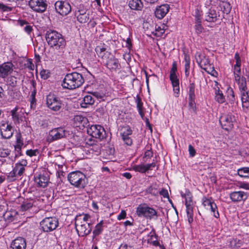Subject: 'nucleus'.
Listing matches in <instances>:
<instances>
[{
  "mask_svg": "<svg viewBox=\"0 0 249 249\" xmlns=\"http://www.w3.org/2000/svg\"><path fill=\"white\" fill-rule=\"evenodd\" d=\"M133 169L137 172H139L141 173H145L146 172V170L145 168V165L143 164H139L135 165L133 166Z\"/></svg>",
  "mask_w": 249,
  "mask_h": 249,
  "instance_id": "49530a36",
  "label": "nucleus"
},
{
  "mask_svg": "<svg viewBox=\"0 0 249 249\" xmlns=\"http://www.w3.org/2000/svg\"><path fill=\"white\" fill-rule=\"evenodd\" d=\"M26 153L28 156H29L30 157H32L34 156H36V153H38V151L37 149H36V150L30 149V150H27Z\"/></svg>",
  "mask_w": 249,
  "mask_h": 249,
  "instance_id": "5fc2aeb1",
  "label": "nucleus"
},
{
  "mask_svg": "<svg viewBox=\"0 0 249 249\" xmlns=\"http://www.w3.org/2000/svg\"><path fill=\"white\" fill-rule=\"evenodd\" d=\"M17 176H18L17 174L15 172V170L13 169V170L8 174L7 178V180L10 182L15 181Z\"/></svg>",
  "mask_w": 249,
  "mask_h": 249,
  "instance_id": "8fccbe9b",
  "label": "nucleus"
},
{
  "mask_svg": "<svg viewBox=\"0 0 249 249\" xmlns=\"http://www.w3.org/2000/svg\"><path fill=\"white\" fill-rule=\"evenodd\" d=\"M14 169L18 176H22L25 171V168L17 163L15 164Z\"/></svg>",
  "mask_w": 249,
  "mask_h": 249,
  "instance_id": "37998d69",
  "label": "nucleus"
},
{
  "mask_svg": "<svg viewBox=\"0 0 249 249\" xmlns=\"http://www.w3.org/2000/svg\"><path fill=\"white\" fill-rule=\"evenodd\" d=\"M106 48L102 46H98L95 48V52L99 57L101 58L102 62L112 71H116L121 67L118 60L115 58Z\"/></svg>",
  "mask_w": 249,
  "mask_h": 249,
  "instance_id": "f257e3e1",
  "label": "nucleus"
},
{
  "mask_svg": "<svg viewBox=\"0 0 249 249\" xmlns=\"http://www.w3.org/2000/svg\"><path fill=\"white\" fill-rule=\"evenodd\" d=\"M156 165V162L154 161L151 163L147 164L145 165L146 171L149 170H152Z\"/></svg>",
  "mask_w": 249,
  "mask_h": 249,
  "instance_id": "680f3d73",
  "label": "nucleus"
},
{
  "mask_svg": "<svg viewBox=\"0 0 249 249\" xmlns=\"http://www.w3.org/2000/svg\"><path fill=\"white\" fill-rule=\"evenodd\" d=\"M49 179L48 177L44 174L38 175L34 177V180L39 187H46L49 182Z\"/></svg>",
  "mask_w": 249,
  "mask_h": 249,
  "instance_id": "6ab92c4d",
  "label": "nucleus"
},
{
  "mask_svg": "<svg viewBox=\"0 0 249 249\" xmlns=\"http://www.w3.org/2000/svg\"><path fill=\"white\" fill-rule=\"evenodd\" d=\"M181 196L182 197L184 198L185 200V205H193L192 201V195L188 190H185V192L184 193L181 192Z\"/></svg>",
  "mask_w": 249,
  "mask_h": 249,
  "instance_id": "a878e982",
  "label": "nucleus"
},
{
  "mask_svg": "<svg viewBox=\"0 0 249 249\" xmlns=\"http://www.w3.org/2000/svg\"><path fill=\"white\" fill-rule=\"evenodd\" d=\"M195 84L194 83L190 84L188 87V96L189 99L196 98Z\"/></svg>",
  "mask_w": 249,
  "mask_h": 249,
  "instance_id": "ea45409f",
  "label": "nucleus"
},
{
  "mask_svg": "<svg viewBox=\"0 0 249 249\" xmlns=\"http://www.w3.org/2000/svg\"><path fill=\"white\" fill-rule=\"evenodd\" d=\"M29 5L34 11L43 13L46 11L48 4L46 0H30Z\"/></svg>",
  "mask_w": 249,
  "mask_h": 249,
  "instance_id": "1a4fd4ad",
  "label": "nucleus"
},
{
  "mask_svg": "<svg viewBox=\"0 0 249 249\" xmlns=\"http://www.w3.org/2000/svg\"><path fill=\"white\" fill-rule=\"evenodd\" d=\"M88 11L87 8L83 4H80L75 11L74 16L76 18H78V16L80 15L89 13Z\"/></svg>",
  "mask_w": 249,
  "mask_h": 249,
  "instance_id": "7c9ffc66",
  "label": "nucleus"
},
{
  "mask_svg": "<svg viewBox=\"0 0 249 249\" xmlns=\"http://www.w3.org/2000/svg\"><path fill=\"white\" fill-rule=\"evenodd\" d=\"M242 242L240 240H237V239H233L231 241V247L237 249L239 248Z\"/></svg>",
  "mask_w": 249,
  "mask_h": 249,
  "instance_id": "09e8293b",
  "label": "nucleus"
},
{
  "mask_svg": "<svg viewBox=\"0 0 249 249\" xmlns=\"http://www.w3.org/2000/svg\"><path fill=\"white\" fill-rule=\"evenodd\" d=\"M95 102L94 97L91 95H87L85 96L82 102L81 103V106L82 107L86 108L88 105H91L94 104Z\"/></svg>",
  "mask_w": 249,
  "mask_h": 249,
  "instance_id": "b1692460",
  "label": "nucleus"
},
{
  "mask_svg": "<svg viewBox=\"0 0 249 249\" xmlns=\"http://www.w3.org/2000/svg\"><path fill=\"white\" fill-rule=\"evenodd\" d=\"M206 63H207L208 64L209 63V61L208 60V59H204V60H202L200 63V65L201 66V68H202V65L203 64H204V66H206V67L205 68H203V69L205 70L208 73H210L211 75H214V73H216V71L214 70L213 67L212 68V70H211V71H209L208 70V67H210V65H208L206 64ZM210 69L211 70V68H210Z\"/></svg>",
  "mask_w": 249,
  "mask_h": 249,
  "instance_id": "f704fd0d",
  "label": "nucleus"
},
{
  "mask_svg": "<svg viewBox=\"0 0 249 249\" xmlns=\"http://www.w3.org/2000/svg\"><path fill=\"white\" fill-rule=\"evenodd\" d=\"M0 133L3 139H10L13 135L12 126L7 122L0 125Z\"/></svg>",
  "mask_w": 249,
  "mask_h": 249,
  "instance_id": "f8f14e48",
  "label": "nucleus"
},
{
  "mask_svg": "<svg viewBox=\"0 0 249 249\" xmlns=\"http://www.w3.org/2000/svg\"><path fill=\"white\" fill-rule=\"evenodd\" d=\"M118 249H134V248L130 246H128L127 244H122Z\"/></svg>",
  "mask_w": 249,
  "mask_h": 249,
  "instance_id": "338daca9",
  "label": "nucleus"
},
{
  "mask_svg": "<svg viewBox=\"0 0 249 249\" xmlns=\"http://www.w3.org/2000/svg\"><path fill=\"white\" fill-rule=\"evenodd\" d=\"M16 78L14 76H11L10 77L8 78V82L9 85L12 87H14L16 86L17 81L16 80Z\"/></svg>",
  "mask_w": 249,
  "mask_h": 249,
  "instance_id": "864d4df0",
  "label": "nucleus"
},
{
  "mask_svg": "<svg viewBox=\"0 0 249 249\" xmlns=\"http://www.w3.org/2000/svg\"><path fill=\"white\" fill-rule=\"evenodd\" d=\"M87 133L93 138L102 140L106 138V132L104 128L100 125L95 124L87 127Z\"/></svg>",
  "mask_w": 249,
  "mask_h": 249,
  "instance_id": "0eeeda50",
  "label": "nucleus"
},
{
  "mask_svg": "<svg viewBox=\"0 0 249 249\" xmlns=\"http://www.w3.org/2000/svg\"><path fill=\"white\" fill-rule=\"evenodd\" d=\"M126 212L124 210H122L121 213L118 215L117 218L118 220L124 219L126 217Z\"/></svg>",
  "mask_w": 249,
  "mask_h": 249,
  "instance_id": "e2e57ef3",
  "label": "nucleus"
},
{
  "mask_svg": "<svg viewBox=\"0 0 249 249\" xmlns=\"http://www.w3.org/2000/svg\"><path fill=\"white\" fill-rule=\"evenodd\" d=\"M215 86L217 87V89H215V99L219 103L222 104L225 101V97L224 96L222 91H221L218 87V83L216 81H215Z\"/></svg>",
  "mask_w": 249,
  "mask_h": 249,
  "instance_id": "5701e85b",
  "label": "nucleus"
},
{
  "mask_svg": "<svg viewBox=\"0 0 249 249\" xmlns=\"http://www.w3.org/2000/svg\"><path fill=\"white\" fill-rule=\"evenodd\" d=\"M189 152L190 156L192 157H194L196 154V150L194 147L191 144L189 145Z\"/></svg>",
  "mask_w": 249,
  "mask_h": 249,
  "instance_id": "052dcab7",
  "label": "nucleus"
},
{
  "mask_svg": "<svg viewBox=\"0 0 249 249\" xmlns=\"http://www.w3.org/2000/svg\"><path fill=\"white\" fill-rule=\"evenodd\" d=\"M203 205L207 210H211V212L213 213V215L215 218L219 217V214L217 210V206L213 201L205 197L203 199Z\"/></svg>",
  "mask_w": 249,
  "mask_h": 249,
  "instance_id": "4468645a",
  "label": "nucleus"
},
{
  "mask_svg": "<svg viewBox=\"0 0 249 249\" xmlns=\"http://www.w3.org/2000/svg\"><path fill=\"white\" fill-rule=\"evenodd\" d=\"M234 70L235 80H239V78L240 77V74L241 72V68L239 67L234 68Z\"/></svg>",
  "mask_w": 249,
  "mask_h": 249,
  "instance_id": "3c124183",
  "label": "nucleus"
},
{
  "mask_svg": "<svg viewBox=\"0 0 249 249\" xmlns=\"http://www.w3.org/2000/svg\"><path fill=\"white\" fill-rule=\"evenodd\" d=\"M57 13L62 16L67 15L71 10L70 3L65 1H57L54 4Z\"/></svg>",
  "mask_w": 249,
  "mask_h": 249,
  "instance_id": "9d476101",
  "label": "nucleus"
},
{
  "mask_svg": "<svg viewBox=\"0 0 249 249\" xmlns=\"http://www.w3.org/2000/svg\"><path fill=\"white\" fill-rule=\"evenodd\" d=\"M75 227L76 230H77L78 227H81V226H83L84 224V221L82 220V216L81 215L76 216L75 217Z\"/></svg>",
  "mask_w": 249,
  "mask_h": 249,
  "instance_id": "c03bdc74",
  "label": "nucleus"
},
{
  "mask_svg": "<svg viewBox=\"0 0 249 249\" xmlns=\"http://www.w3.org/2000/svg\"><path fill=\"white\" fill-rule=\"evenodd\" d=\"M237 174L241 177L249 178V168H241L237 170Z\"/></svg>",
  "mask_w": 249,
  "mask_h": 249,
  "instance_id": "e433bc0d",
  "label": "nucleus"
},
{
  "mask_svg": "<svg viewBox=\"0 0 249 249\" xmlns=\"http://www.w3.org/2000/svg\"><path fill=\"white\" fill-rule=\"evenodd\" d=\"M188 220L190 224L193 221V205H186Z\"/></svg>",
  "mask_w": 249,
  "mask_h": 249,
  "instance_id": "c9c22d12",
  "label": "nucleus"
},
{
  "mask_svg": "<svg viewBox=\"0 0 249 249\" xmlns=\"http://www.w3.org/2000/svg\"><path fill=\"white\" fill-rule=\"evenodd\" d=\"M77 20L81 23H85L87 22L89 19V14L87 13L84 15H80L78 16V18H76Z\"/></svg>",
  "mask_w": 249,
  "mask_h": 249,
  "instance_id": "79ce46f5",
  "label": "nucleus"
},
{
  "mask_svg": "<svg viewBox=\"0 0 249 249\" xmlns=\"http://www.w3.org/2000/svg\"><path fill=\"white\" fill-rule=\"evenodd\" d=\"M190 62H185V73L186 76H188L189 74Z\"/></svg>",
  "mask_w": 249,
  "mask_h": 249,
  "instance_id": "13d9d810",
  "label": "nucleus"
},
{
  "mask_svg": "<svg viewBox=\"0 0 249 249\" xmlns=\"http://www.w3.org/2000/svg\"><path fill=\"white\" fill-rule=\"evenodd\" d=\"M47 105L51 109L58 111L61 108V103L53 95H48L46 98Z\"/></svg>",
  "mask_w": 249,
  "mask_h": 249,
  "instance_id": "9b49d317",
  "label": "nucleus"
},
{
  "mask_svg": "<svg viewBox=\"0 0 249 249\" xmlns=\"http://www.w3.org/2000/svg\"><path fill=\"white\" fill-rule=\"evenodd\" d=\"M16 145L15 146V149L19 151L21 150V147L23 145V140L21 138V135L20 133H18L16 135Z\"/></svg>",
  "mask_w": 249,
  "mask_h": 249,
  "instance_id": "72a5a7b5",
  "label": "nucleus"
},
{
  "mask_svg": "<svg viewBox=\"0 0 249 249\" xmlns=\"http://www.w3.org/2000/svg\"><path fill=\"white\" fill-rule=\"evenodd\" d=\"M239 85L240 92H244L247 91L248 88L247 87V81L245 77L242 76L239 77V80H235Z\"/></svg>",
  "mask_w": 249,
  "mask_h": 249,
  "instance_id": "cd10ccee",
  "label": "nucleus"
},
{
  "mask_svg": "<svg viewBox=\"0 0 249 249\" xmlns=\"http://www.w3.org/2000/svg\"><path fill=\"white\" fill-rule=\"evenodd\" d=\"M205 20L208 22H215L217 19V15L214 9H210L206 13Z\"/></svg>",
  "mask_w": 249,
  "mask_h": 249,
  "instance_id": "393cba45",
  "label": "nucleus"
},
{
  "mask_svg": "<svg viewBox=\"0 0 249 249\" xmlns=\"http://www.w3.org/2000/svg\"><path fill=\"white\" fill-rule=\"evenodd\" d=\"M97 141H95L94 139L90 138L89 139H88L87 140V141L86 142V144L90 146H94L95 148V152L98 153L99 151V146L96 144Z\"/></svg>",
  "mask_w": 249,
  "mask_h": 249,
  "instance_id": "a19ab883",
  "label": "nucleus"
},
{
  "mask_svg": "<svg viewBox=\"0 0 249 249\" xmlns=\"http://www.w3.org/2000/svg\"><path fill=\"white\" fill-rule=\"evenodd\" d=\"M103 224V221L102 220L97 224L95 226V229L93 231V238L99 235L103 231L102 225Z\"/></svg>",
  "mask_w": 249,
  "mask_h": 249,
  "instance_id": "4c0bfd02",
  "label": "nucleus"
},
{
  "mask_svg": "<svg viewBox=\"0 0 249 249\" xmlns=\"http://www.w3.org/2000/svg\"><path fill=\"white\" fill-rule=\"evenodd\" d=\"M68 179L71 185L75 187L83 189L86 185V177L81 172L76 171L68 174Z\"/></svg>",
  "mask_w": 249,
  "mask_h": 249,
  "instance_id": "7ed1b4c3",
  "label": "nucleus"
},
{
  "mask_svg": "<svg viewBox=\"0 0 249 249\" xmlns=\"http://www.w3.org/2000/svg\"><path fill=\"white\" fill-rule=\"evenodd\" d=\"M84 81V78L81 73L73 72L65 75L62 86L64 89H73L81 87Z\"/></svg>",
  "mask_w": 249,
  "mask_h": 249,
  "instance_id": "f03ea898",
  "label": "nucleus"
},
{
  "mask_svg": "<svg viewBox=\"0 0 249 249\" xmlns=\"http://www.w3.org/2000/svg\"><path fill=\"white\" fill-rule=\"evenodd\" d=\"M177 71V64L176 61L173 63L172 68L170 70V74H176Z\"/></svg>",
  "mask_w": 249,
  "mask_h": 249,
  "instance_id": "bf43d9fd",
  "label": "nucleus"
},
{
  "mask_svg": "<svg viewBox=\"0 0 249 249\" xmlns=\"http://www.w3.org/2000/svg\"><path fill=\"white\" fill-rule=\"evenodd\" d=\"M68 132L63 127H57L53 129L49 132L48 140L50 142L58 140L66 137Z\"/></svg>",
  "mask_w": 249,
  "mask_h": 249,
  "instance_id": "6e6552de",
  "label": "nucleus"
},
{
  "mask_svg": "<svg viewBox=\"0 0 249 249\" xmlns=\"http://www.w3.org/2000/svg\"><path fill=\"white\" fill-rule=\"evenodd\" d=\"M136 213L139 217L157 220L159 216L157 211L153 208L140 205L137 208Z\"/></svg>",
  "mask_w": 249,
  "mask_h": 249,
  "instance_id": "39448f33",
  "label": "nucleus"
},
{
  "mask_svg": "<svg viewBox=\"0 0 249 249\" xmlns=\"http://www.w3.org/2000/svg\"><path fill=\"white\" fill-rule=\"evenodd\" d=\"M46 38L48 44L52 47H55L56 49L65 46V40L62 35L59 32H47Z\"/></svg>",
  "mask_w": 249,
  "mask_h": 249,
  "instance_id": "20e7f679",
  "label": "nucleus"
},
{
  "mask_svg": "<svg viewBox=\"0 0 249 249\" xmlns=\"http://www.w3.org/2000/svg\"><path fill=\"white\" fill-rule=\"evenodd\" d=\"M198 13H199L198 11H197L196 12V25H195V29L196 30L199 31L202 29V27L200 24L201 21H200V19L199 18V16Z\"/></svg>",
  "mask_w": 249,
  "mask_h": 249,
  "instance_id": "a18cd8bd",
  "label": "nucleus"
},
{
  "mask_svg": "<svg viewBox=\"0 0 249 249\" xmlns=\"http://www.w3.org/2000/svg\"><path fill=\"white\" fill-rule=\"evenodd\" d=\"M219 6L223 13L226 14H229L231 9V6L229 2L222 1L219 3Z\"/></svg>",
  "mask_w": 249,
  "mask_h": 249,
  "instance_id": "c85d7f7f",
  "label": "nucleus"
},
{
  "mask_svg": "<svg viewBox=\"0 0 249 249\" xmlns=\"http://www.w3.org/2000/svg\"><path fill=\"white\" fill-rule=\"evenodd\" d=\"M92 228L91 225L87 222H84L83 226L78 227L76 230L79 236L84 237L89 235L91 231Z\"/></svg>",
  "mask_w": 249,
  "mask_h": 249,
  "instance_id": "a211bd4d",
  "label": "nucleus"
},
{
  "mask_svg": "<svg viewBox=\"0 0 249 249\" xmlns=\"http://www.w3.org/2000/svg\"><path fill=\"white\" fill-rule=\"evenodd\" d=\"M136 102L137 103V107L138 108L139 113L142 117V119H143V117L144 116V112L142 111V103L141 101V98L139 97H137V99H136Z\"/></svg>",
  "mask_w": 249,
  "mask_h": 249,
  "instance_id": "58836bf2",
  "label": "nucleus"
},
{
  "mask_svg": "<svg viewBox=\"0 0 249 249\" xmlns=\"http://www.w3.org/2000/svg\"><path fill=\"white\" fill-rule=\"evenodd\" d=\"M195 99L196 98H192V99L188 98V100H189V106L193 110H194L195 109V108H196Z\"/></svg>",
  "mask_w": 249,
  "mask_h": 249,
  "instance_id": "4d7b16f0",
  "label": "nucleus"
},
{
  "mask_svg": "<svg viewBox=\"0 0 249 249\" xmlns=\"http://www.w3.org/2000/svg\"><path fill=\"white\" fill-rule=\"evenodd\" d=\"M159 194L163 196V197L164 198L169 197L168 192L167 190L165 189H162L160 191H159Z\"/></svg>",
  "mask_w": 249,
  "mask_h": 249,
  "instance_id": "6e6d98bb",
  "label": "nucleus"
},
{
  "mask_svg": "<svg viewBox=\"0 0 249 249\" xmlns=\"http://www.w3.org/2000/svg\"><path fill=\"white\" fill-rule=\"evenodd\" d=\"M26 242L22 237H18L14 239L11 243L10 249H25Z\"/></svg>",
  "mask_w": 249,
  "mask_h": 249,
  "instance_id": "dca6fc26",
  "label": "nucleus"
},
{
  "mask_svg": "<svg viewBox=\"0 0 249 249\" xmlns=\"http://www.w3.org/2000/svg\"><path fill=\"white\" fill-rule=\"evenodd\" d=\"M35 201L33 199H27L24 200L20 205V211L24 212L29 210L32 208Z\"/></svg>",
  "mask_w": 249,
  "mask_h": 249,
  "instance_id": "bb28decb",
  "label": "nucleus"
},
{
  "mask_svg": "<svg viewBox=\"0 0 249 249\" xmlns=\"http://www.w3.org/2000/svg\"><path fill=\"white\" fill-rule=\"evenodd\" d=\"M229 92L231 93L230 96H229L230 98V102L231 103H232L234 102L235 100L233 91L232 89H231L229 90Z\"/></svg>",
  "mask_w": 249,
  "mask_h": 249,
  "instance_id": "0e129e2a",
  "label": "nucleus"
},
{
  "mask_svg": "<svg viewBox=\"0 0 249 249\" xmlns=\"http://www.w3.org/2000/svg\"><path fill=\"white\" fill-rule=\"evenodd\" d=\"M170 6L168 4H162L158 6L155 11L156 17L159 19L163 18L169 12Z\"/></svg>",
  "mask_w": 249,
  "mask_h": 249,
  "instance_id": "f3484780",
  "label": "nucleus"
},
{
  "mask_svg": "<svg viewBox=\"0 0 249 249\" xmlns=\"http://www.w3.org/2000/svg\"><path fill=\"white\" fill-rule=\"evenodd\" d=\"M240 187L241 188L249 190V183L241 182L240 184Z\"/></svg>",
  "mask_w": 249,
  "mask_h": 249,
  "instance_id": "69168bd1",
  "label": "nucleus"
},
{
  "mask_svg": "<svg viewBox=\"0 0 249 249\" xmlns=\"http://www.w3.org/2000/svg\"><path fill=\"white\" fill-rule=\"evenodd\" d=\"M13 65L12 63H4L0 65V77L5 78L13 71Z\"/></svg>",
  "mask_w": 249,
  "mask_h": 249,
  "instance_id": "2eb2a0df",
  "label": "nucleus"
},
{
  "mask_svg": "<svg viewBox=\"0 0 249 249\" xmlns=\"http://www.w3.org/2000/svg\"><path fill=\"white\" fill-rule=\"evenodd\" d=\"M233 117L231 115H223L219 119V122L221 125L230 127L232 125Z\"/></svg>",
  "mask_w": 249,
  "mask_h": 249,
  "instance_id": "412c9836",
  "label": "nucleus"
},
{
  "mask_svg": "<svg viewBox=\"0 0 249 249\" xmlns=\"http://www.w3.org/2000/svg\"><path fill=\"white\" fill-rule=\"evenodd\" d=\"M146 192L155 196H158L159 194V190L157 184H152L146 189Z\"/></svg>",
  "mask_w": 249,
  "mask_h": 249,
  "instance_id": "473e14b6",
  "label": "nucleus"
},
{
  "mask_svg": "<svg viewBox=\"0 0 249 249\" xmlns=\"http://www.w3.org/2000/svg\"><path fill=\"white\" fill-rule=\"evenodd\" d=\"M230 198L232 201H240L246 200L247 198V195L242 191L233 192L230 194Z\"/></svg>",
  "mask_w": 249,
  "mask_h": 249,
  "instance_id": "aec40b11",
  "label": "nucleus"
},
{
  "mask_svg": "<svg viewBox=\"0 0 249 249\" xmlns=\"http://www.w3.org/2000/svg\"><path fill=\"white\" fill-rule=\"evenodd\" d=\"M164 32H149L150 34H146V36L154 39L155 37H161Z\"/></svg>",
  "mask_w": 249,
  "mask_h": 249,
  "instance_id": "de8ad7c7",
  "label": "nucleus"
},
{
  "mask_svg": "<svg viewBox=\"0 0 249 249\" xmlns=\"http://www.w3.org/2000/svg\"><path fill=\"white\" fill-rule=\"evenodd\" d=\"M153 152L150 150H147L144 154L145 158H150L153 156Z\"/></svg>",
  "mask_w": 249,
  "mask_h": 249,
  "instance_id": "774afa93",
  "label": "nucleus"
},
{
  "mask_svg": "<svg viewBox=\"0 0 249 249\" xmlns=\"http://www.w3.org/2000/svg\"><path fill=\"white\" fill-rule=\"evenodd\" d=\"M10 154V151L8 149H0V157L5 158Z\"/></svg>",
  "mask_w": 249,
  "mask_h": 249,
  "instance_id": "603ef678",
  "label": "nucleus"
},
{
  "mask_svg": "<svg viewBox=\"0 0 249 249\" xmlns=\"http://www.w3.org/2000/svg\"><path fill=\"white\" fill-rule=\"evenodd\" d=\"M128 5L131 9L138 11L141 10L143 6L141 0H129Z\"/></svg>",
  "mask_w": 249,
  "mask_h": 249,
  "instance_id": "4be33fe9",
  "label": "nucleus"
},
{
  "mask_svg": "<svg viewBox=\"0 0 249 249\" xmlns=\"http://www.w3.org/2000/svg\"><path fill=\"white\" fill-rule=\"evenodd\" d=\"M121 136L124 143L130 146L133 143L132 139V130L129 126H124L122 129Z\"/></svg>",
  "mask_w": 249,
  "mask_h": 249,
  "instance_id": "ddd939ff",
  "label": "nucleus"
},
{
  "mask_svg": "<svg viewBox=\"0 0 249 249\" xmlns=\"http://www.w3.org/2000/svg\"><path fill=\"white\" fill-rule=\"evenodd\" d=\"M241 100L243 107L248 108L249 107V96L248 91L241 92Z\"/></svg>",
  "mask_w": 249,
  "mask_h": 249,
  "instance_id": "c756f323",
  "label": "nucleus"
},
{
  "mask_svg": "<svg viewBox=\"0 0 249 249\" xmlns=\"http://www.w3.org/2000/svg\"><path fill=\"white\" fill-rule=\"evenodd\" d=\"M58 220L56 217H48L40 223L41 229L44 232H50L56 229L58 226Z\"/></svg>",
  "mask_w": 249,
  "mask_h": 249,
  "instance_id": "423d86ee",
  "label": "nucleus"
},
{
  "mask_svg": "<svg viewBox=\"0 0 249 249\" xmlns=\"http://www.w3.org/2000/svg\"><path fill=\"white\" fill-rule=\"evenodd\" d=\"M17 23L19 26L23 27L25 31H32L33 30L31 24L24 20H19Z\"/></svg>",
  "mask_w": 249,
  "mask_h": 249,
  "instance_id": "2f4dec72",
  "label": "nucleus"
}]
</instances>
